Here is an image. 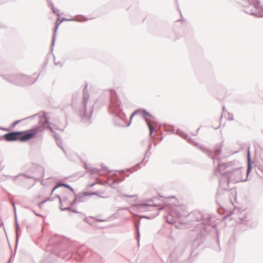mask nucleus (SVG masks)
Here are the masks:
<instances>
[{"label": "nucleus", "instance_id": "obj_1", "mask_svg": "<svg viewBox=\"0 0 263 263\" xmlns=\"http://www.w3.org/2000/svg\"><path fill=\"white\" fill-rule=\"evenodd\" d=\"M166 220L171 224L178 220L181 223L196 226L195 230L191 231V233H195L196 236L191 243L190 256L204 242L211 229L216 226L215 215L198 211L185 215L183 208L180 206L174 207L170 211Z\"/></svg>", "mask_w": 263, "mask_h": 263}, {"label": "nucleus", "instance_id": "obj_2", "mask_svg": "<svg viewBox=\"0 0 263 263\" xmlns=\"http://www.w3.org/2000/svg\"><path fill=\"white\" fill-rule=\"evenodd\" d=\"M218 167L215 171V174L220 173L222 178L219 180V185L221 189L225 190V193H220V189H218L216 193V202L221 209H225V204L227 202L233 205L232 198L236 199V190L232 188L229 191V185L230 182L237 183L245 182L248 179V177L252 170L253 162L251 160L250 146L247 152V169L246 172L247 177L243 179L242 177V167L240 166L238 161L234 160L226 163H220V159L217 158Z\"/></svg>", "mask_w": 263, "mask_h": 263}, {"label": "nucleus", "instance_id": "obj_3", "mask_svg": "<svg viewBox=\"0 0 263 263\" xmlns=\"http://www.w3.org/2000/svg\"><path fill=\"white\" fill-rule=\"evenodd\" d=\"M123 104L121 102L119 96L117 92L112 90L110 92V102L108 105V109L110 115L113 118L114 124L119 127H128L131 124L133 117L137 115H140L145 121H147V117L154 118V117L144 109L140 108L134 111L130 116L128 122H126V115L123 111Z\"/></svg>", "mask_w": 263, "mask_h": 263}, {"label": "nucleus", "instance_id": "obj_4", "mask_svg": "<svg viewBox=\"0 0 263 263\" xmlns=\"http://www.w3.org/2000/svg\"><path fill=\"white\" fill-rule=\"evenodd\" d=\"M70 243L68 240H62L55 243L52 249L51 254L48 257L43 259L41 263H56L53 260V256L61 257L67 260L72 257L77 259H82L84 254H81L82 249L79 248L77 253L71 254L70 251Z\"/></svg>", "mask_w": 263, "mask_h": 263}, {"label": "nucleus", "instance_id": "obj_5", "mask_svg": "<svg viewBox=\"0 0 263 263\" xmlns=\"http://www.w3.org/2000/svg\"><path fill=\"white\" fill-rule=\"evenodd\" d=\"M0 76L5 80L18 86L30 85L34 83L37 80L39 76L34 80L31 77L23 74H3L1 73Z\"/></svg>", "mask_w": 263, "mask_h": 263}, {"label": "nucleus", "instance_id": "obj_6", "mask_svg": "<svg viewBox=\"0 0 263 263\" xmlns=\"http://www.w3.org/2000/svg\"><path fill=\"white\" fill-rule=\"evenodd\" d=\"M87 84L85 85L83 91L82 109L79 111L81 121L85 126H88L91 123V116L93 110V106L90 107L88 110H87V104L89 98V95L87 90Z\"/></svg>", "mask_w": 263, "mask_h": 263}, {"label": "nucleus", "instance_id": "obj_7", "mask_svg": "<svg viewBox=\"0 0 263 263\" xmlns=\"http://www.w3.org/2000/svg\"><path fill=\"white\" fill-rule=\"evenodd\" d=\"M166 130L170 132L172 134H176V135L182 137L184 139L186 140L187 142L196 146L197 147L199 148L205 155H208L210 157L212 156V152L209 149V148L199 145L198 143L195 142L192 138L189 137L187 134L182 131V130L177 129L175 132V129L171 127L170 129H166Z\"/></svg>", "mask_w": 263, "mask_h": 263}, {"label": "nucleus", "instance_id": "obj_8", "mask_svg": "<svg viewBox=\"0 0 263 263\" xmlns=\"http://www.w3.org/2000/svg\"><path fill=\"white\" fill-rule=\"evenodd\" d=\"M185 248L184 243H179L170 255L166 263H181V257Z\"/></svg>", "mask_w": 263, "mask_h": 263}, {"label": "nucleus", "instance_id": "obj_9", "mask_svg": "<svg viewBox=\"0 0 263 263\" xmlns=\"http://www.w3.org/2000/svg\"><path fill=\"white\" fill-rule=\"evenodd\" d=\"M43 128L36 125L31 128L25 130L20 131L21 134L19 136V141L25 142L34 138L39 133L43 132Z\"/></svg>", "mask_w": 263, "mask_h": 263}, {"label": "nucleus", "instance_id": "obj_10", "mask_svg": "<svg viewBox=\"0 0 263 263\" xmlns=\"http://www.w3.org/2000/svg\"><path fill=\"white\" fill-rule=\"evenodd\" d=\"M248 2L250 5H253L256 11L251 9L246 12L257 17H263V5L260 4V0H255L254 2L253 0H248Z\"/></svg>", "mask_w": 263, "mask_h": 263}, {"label": "nucleus", "instance_id": "obj_11", "mask_svg": "<svg viewBox=\"0 0 263 263\" xmlns=\"http://www.w3.org/2000/svg\"><path fill=\"white\" fill-rule=\"evenodd\" d=\"M237 222L240 224H245L247 227L251 228H256L258 224L257 222L253 220L251 216L249 214H247L246 212L242 214V215L238 218Z\"/></svg>", "mask_w": 263, "mask_h": 263}, {"label": "nucleus", "instance_id": "obj_12", "mask_svg": "<svg viewBox=\"0 0 263 263\" xmlns=\"http://www.w3.org/2000/svg\"><path fill=\"white\" fill-rule=\"evenodd\" d=\"M47 114L43 111L42 115L39 116V125H36V126L39 127L40 128H42L43 131L46 128H48L52 133L54 132L53 128L50 126L49 120L48 118Z\"/></svg>", "mask_w": 263, "mask_h": 263}, {"label": "nucleus", "instance_id": "obj_13", "mask_svg": "<svg viewBox=\"0 0 263 263\" xmlns=\"http://www.w3.org/2000/svg\"><path fill=\"white\" fill-rule=\"evenodd\" d=\"M21 133L20 131H11L3 135L5 140L8 142L19 141V136Z\"/></svg>", "mask_w": 263, "mask_h": 263}, {"label": "nucleus", "instance_id": "obj_14", "mask_svg": "<svg viewBox=\"0 0 263 263\" xmlns=\"http://www.w3.org/2000/svg\"><path fill=\"white\" fill-rule=\"evenodd\" d=\"M153 201V199H148V200L144 202L138 204L137 205V207L140 210H150V209L151 208H156L157 206V204H151L149 203V202H152Z\"/></svg>", "mask_w": 263, "mask_h": 263}, {"label": "nucleus", "instance_id": "obj_15", "mask_svg": "<svg viewBox=\"0 0 263 263\" xmlns=\"http://www.w3.org/2000/svg\"><path fill=\"white\" fill-rule=\"evenodd\" d=\"M222 147H223L222 143H217L215 145V147L214 149V154H213V152L211 151L212 156L211 157H210L208 155H207L209 158H211L213 160L214 163H215V161H216L215 157H214V155L219 156L220 154V153H221ZM209 149L211 151V150L210 149Z\"/></svg>", "mask_w": 263, "mask_h": 263}, {"label": "nucleus", "instance_id": "obj_16", "mask_svg": "<svg viewBox=\"0 0 263 263\" xmlns=\"http://www.w3.org/2000/svg\"><path fill=\"white\" fill-rule=\"evenodd\" d=\"M59 20H60L59 17L58 18V20H57V21L55 22V26L54 28V33L52 35V42H51V44L50 51L52 54H53L52 52H53V47L55 44L57 31V29H58L59 25L61 24L60 22H59Z\"/></svg>", "mask_w": 263, "mask_h": 263}, {"label": "nucleus", "instance_id": "obj_17", "mask_svg": "<svg viewBox=\"0 0 263 263\" xmlns=\"http://www.w3.org/2000/svg\"><path fill=\"white\" fill-rule=\"evenodd\" d=\"M15 233H16V240H15V250L16 249L17 246L18 244L19 236L21 234V229L20 226L17 222V219L15 218Z\"/></svg>", "mask_w": 263, "mask_h": 263}, {"label": "nucleus", "instance_id": "obj_18", "mask_svg": "<svg viewBox=\"0 0 263 263\" xmlns=\"http://www.w3.org/2000/svg\"><path fill=\"white\" fill-rule=\"evenodd\" d=\"M113 175L116 176V178H115L114 180H113L111 182V183H109V184H110V186L115 188V187L114 186L115 184H117L121 182L122 181H123L124 180V178L123 177H120L117 176L116 173H114Z\"/></svg>", "mask_w": 263, "mask_h": 263}, {"label": "nucleus", "instance_id": "obj_19", "mask_svg": "<svg viewBox=\"0 0 263 263\" xmlns=\"http://www.w3.org/2000/svg\"><path fill=\"white\" fill-rule=\"evenodd\" d=\"M38 115H39V114H34V115H33L32 116H29L28 117L25 118H24L23 119L16 120V121H14L11 124V128H14L17 124H18V123H21L23 121L27 120L28 119H33L35 117L37 116Z\"/></svg>", "mask_w": 263, "mask_h": 263}, {"label": "nucleus", "instance_id": "obj_20", "mask_svg": "<svg viewBox=\"0 0 263 263\" xmlns=\"http://www.w3.org/2000/svg\"><path fill=\"white\" fill-rule=\"evenodd\" d=\"M43 136L42 135H41L36 139L32 140L30 144L31 145H37L38 146H41L43 142Z\"/></svg>", "mask_w": 263, "mask_h": 263}, {"label": "nucleus", "instance_id": "obj_21", "mask_svg": "<svg viewBox=\"0 0 263 263\" xmlns=\"http://www.w3.org/2000/svg\"><path fill=\"white\" fill-rule=\"evenodd\" d=\"M9 177L12 178L14 181H15L17 178L21 177H25L27 178H31L36 179L34 176L28 175L26 174H20L16 176H10Z\"/></svg>", "mask_w": 263, "mask_h": 263}, {"label": "nucleus", "instance_id": "obj_22", "mask_svg": "<svg viewBox=\"0 0 263 263\" xmlns=\"http://www.w3.org/2000/svg\"><path fill=\"white\" fill-rule=\"evenodd\" d=\"M86 196H88V192H84L83 193H79V194L75 195V198L77 199L78 202H80L81 201L80 199Z\"/></svg>", "mask_w": 263, "mask_h": 263}, {"label": "nucleus", "instance_id": "obj_23", "mask_svg": "<svg viewBox=\"0 0 263 263\" xmlns=\"http://www.w3.org/2000/svg\"><path fill=\"white\" fill-rule=\"evenodd\" d=\"M146 123L147 125V126L149 130V135L151 137V138H155L154 136L153 135V133L154 132V128L152 125V124L149 123V122L148 121V119H147Z\"/></svg>", "mask_w": 263, "mask_h": 263}, {"label": "nucleus", "instance_id": "obj_24", "mask_svg": "<svg viewBox=\"0 0 263 263\" xmlns=\"http://www.w3.org/2000/svg\"><path fill=\"white\" fill-rule=\"evenodd\" d=\"M139 226H140V220H139L137 225L136 226V233H137L136 239L138 241V246H139L140 237Z\"/></svg>", "mask_w": 263, "mask_h": 263}, {"label": "nucleus", "instance_id": "obj_25", "mask_svg": "<svg viewBox=\"0 0 263 263\" xmlns=\"http://www.w3.org/2000/svg\"><path fill=\"white\" fill-rule=\"evenodd\" d=\"M227 257H229L231 260H233L235 257V251L234 250H228L226 253Z\"/></svg>", "mask_w": 263, "mask_h": 263}, {"label": "nucleus", "instance_id": "obj_26", "mask_svg": "<svg viewBox=\"0 0 263 263\" xmlns=\"http://www.w3.org/2000/svg\"><path fill=\"white\" fill-rule=\"evenodd\" d=\"M64 21H77V22H82V20H77L74 17H72L71 18H67L66 17H62L61 20L60 19L59 22L62 23Z\"/></svg>", "mask_w": 263, "mask_h": 263}, {"label": "nucleus", "instance_id": "obj_27", "mask_svg": "<svg viewBox=\"0 0 263 263\" xmlns=\"http://www.w3.org/2000/svg\"><path fill=\"white\" fill-rule=\"evenodd\" d=\"M60 185L63 187H65L68 189H69L71 192L74 193V189L68 184L64 183V182H60Z\"/></svg>", "mask_w": 263, "mask_h": 263}, {"label": "nucleus", "instance_id": "obj_28", "mask_svg": "<svg viewBox=\"0 0 263 263\" xmlns=\"http://www.w3.org/2000/svg\"><path fill=\"white\" fill-rule=\"evenodd\" d=\"M156 134L158 136V137L155 138V139L159 141H162L163 139V137L162 136L163 134L162 132L160 130H156Z\"/></svg>", "mask_w": 263, "mask_h": 263}, {"label": "nucleus", "instance_id": "obj_29", "mask_svg": "<svg viewBox=\"0 0 263 263\" xmlns=\"http://www.w3.org/2000/svg\"><path fill=\"white\" fill-rule=\"evenodd\" d=\"M100 171L101 170L99 168L96 167H90L89 170V172H90L91 174H99Z\"/></svg>", "mask_w": 263, "mask_h": 263}, {"label": "nucleus", "instance_id": "obj_30", "mask_svg": "<svg viewBox=\"0 0 263 263\" xmlns=\"http://www.w3.org/2000/svg\"><path fill=\"white\" fill-rule=\"evenodd\" d=\"M51 9L52 10V12L55 14L57 15L58 16H60V10L56 9L54 7V5L53 3H50Z\"/></svg>", "mask_w": 263, "mask_h": 263}, {"label": "nucleus", "instance_id": "obj_31", "mask_svg": "<svg viewBox=\"0 0 263 263\" xmlns=\"http://www.w3.org/2000/svg\"><path fill=\"white\" fill-rule=\"evenodd\" d=\"M159 215L158 211H157L156 213L154 215H150V216H143L142 217L147 219H152L157 217Z\"/></svg>", "mask_w": 263, "mask_h": 263}, {"label": "nucleus", "instance_id": "obj_32", "mask_svg": "<svg viewBox=\"0 0 263 263\" xmlns=\"http://www.w3.org/2000/svg\"><path fill=\"white\" fill-rule=\"evenodd\" d=\"M216 237H217V244L218 245V249L217 250H216V251L217 252H219L221 250L220 249V245H219V232L216 230Z\"/></svg>", "mask_w": 263, "mask_h": 263}, {"label": "nucleus", "instance_id": "obj_33", "mask_svg": "<svg viewBox=\"0 0 263 263\" xmlns=\"http://www.w3.org/2000/svg\"><path fill=\"white\" fill-rule=\"evenodd\" d=\"M60 209L62 211H69L72 212V206H71L70 205L69 206H67V207H65V208H63V207L60 206Z\"/></svg>", "mask_w": 263, "mask_h": 263}, {"label": "nucleus", "instance_id": "obj_34", "mask_svg": "<svg viewBox=\"0 0 263 263\" xmlns=\"http://www.w3.org/2000/svg\"><path fill=\"white\" fill-rule=\"evenodd\" d=\"M236 241V236L234 234L232 235L229 239V243L233 244Z\"/></svg>", "mask_w": 263, "mask_h": 263}, {"label": "nucleus", "instance_id": "obj_35", "mask_svg": "<svg viewBox=\"0 0 263 263\" xmlns=\"http://www.w3.org/2000/svg\"><path fill=\"white\" fill-rule=\"evenodd\" d=\"M60 182H58L52 189V191L51 192V195L52 194V193L54 192V191L57 189L58 188L61 187V185H60Z\"/></svg>", "mask_w": 263, "mask_h": 263}, {"label": "nucleus", "instance_id": "obj_36", "mask_svg": "<svg viewBox=\"0 0 263 263\" xmlns=\"http://www.w3.org/2000/svg\"><path fill=\"white\" fill-rule=\"evenodd\" d=\"M58 146L61 147V146H63L62 145V140L61 138L55 140Z\"/></svg>", "mask_w": 263, "mask_h": 263}, {"label": "nucleus", "instance_id": "obj_37", "mask_svg": "<svg viewBox=\"0 0 263 263\" xmlns=\"http://www.w3.org/2000/svg\"><path fill=\"white\" fill-rule=\"evenodd\" d=\"M38 168L40 171H41L42 174H41V176L42 178H43L45 174V173H44L45 170H44V167H43L42 166H40V167H39Z\"/></svg>", "mask_w": 263, "mask_h": 263}, {"label": "nucleus", "instance_id": "obj_38", "mask_svg": "<svg viewBox=\"0 0 263 263\" xmlns=\"http://www.w3.org/2000/svg\"><path fill=\"white\" fill-rule=\"evenodd\" d=\"M53 57L54 58V65H59L60 66L62 67V66H63L62 63H61L60 62H57L55 61V57H54V55L53 54Z\"/></svg>", "mask_w": 263, "mask_h": 263}, {"label": "nucleus", "instance_id": "obj_39", "mask_svg": "<svg viewBox=\"0 0 263 263\" xmlns=\"http://www.w3.org/2000/svg\"><path fill=\"white\" fill-rule=\"evenodd\" d=\"M52 136L54 138L55 140H57L61 138L55 131L53 133H52Z\"/></svg>", "mask_w": 263, "mask_h": 263}, {"label": "nucleus", "instance_id": "obj_40", "mask_svg": "<svg viewBox=\"0 0 263 263\" xmlns=\"http://www.w3.org/2000/svg\"><path fill=\"white\" fill-rule=\"evenodd\" d=\"M88 196H92V195H99V193L97 191L93 192H88Z\"/></svg>", "mask_w": 263, "mask_h": 263}, {"label": "nucleus", "instance_id": "obj_41", "mask_svg": "<svg viewBox=\"0 0 263 263\" xmlns=\"http://www.w3.org/2000/svg\"><path fill=\"white\" fill-rule=\"evenodd\" d=\"M78 201L77 200V199L74 198V199L70 202V205L71 206H73Z\"/></svg>", "mask_w": 263, "mask_h": 263}, {"label": "nucleus", "instance_id": "obj_42", "mask_svg": "<svg viewBox=\"0 0 263 263\" xmlns=\"http://www.w3.org/2000/svg\"><path fill=\"white\" fill-rule=\"evenodd\" d=\"M152 142H149L148 145V149H147L146 152L145 153V155H146L147 153V152L151 149L152 148Z\"/></svg>", "mask_w": 263, "mask_h": 263}, {"label": "nucleus", "instance_id": "obj_43", "mask_svg": "<svg viewBox=\"0 0 263 263\" xmlns=\"http://www.w3.org/2000/svg\"><path fill=\"white\" fill-rule=\"evenodd\" d=\"M45 203V201L43 200L42 201L38 203L37 205L40 209H42V205L44 203Z\"/></svg>", "mask_w": 263, "mask_h": 263}, {"label": "nucleus", "instance_id": "obj_44", "mask_svg": "<svg viewBox=\"0 0 263 263\" xmlns=\"http://www.w3.org/2000/svg\"><path fill=\"white\" fill-rule=\"evenodd\" d=\"M84 166L85 169L88 172H89V170L90 169V167L87 166V164L85 162H84Z\"/></svg>", "mask_w": 263, "mask_h": 263}, {"label": "nucleus", "instance_id": "obj_45", "mask_svg": "<svg viewBox=\"0 0 263 263\" xmlns=\"http://www.w3.org/2000/svg\"><path fill=\"white\" fill-rule=\"evenodd\" d=\"M102 168L104 170L107 171L109 173H111V171L108 170V167L106 166H102Z\"/></svg>", "mask_w": 263, "mask_h": 263}, {"label": "nucleus", "instance_id": "obj_46", "mask_svg": "<svg viewBox=\"0 0 263 263\" xmlns=\"http://www.w3.org/2000/svg\"><path fill=\"white\" fill-rule=\"evenodd\" d=\"M15 252H16V250L15 251V252H14V254H11V257H10V258H9V260L8 261V262H7V263H10L11 260V259H12V257H13V256H14V255H15Z\"/></svg>", "mask_w": 263, "mask_h": 263}, {"label": "nucleus", "instance_id": "obj_47", "mask_svg": "<svg viewBox=\"0 0 263 263\" xmlns=\"http://www.w3.org/2000/svg\"><path fill=\"white\" fill-rule=\"evenodd\" d=\"M12 205H13V210H14V211L15 215H16V208H15V203H14V202H12ZM15 218H16V216H15Z\"/></svg>", "mask_w": 263, "mask_h": 263}, {"label": "nucleus", "instance_id": "obj_48", "mask_svg": "<svg viewBox=\"0 0 263 263\" xmlns=\"http://www.w3.org/2000/svg\"><path fill=\"white\" fill-rule=\"evenodd\" d=\"M54 200V198H51V197H48L46 199L44 200V201H45V202L47 201H53Z\"/></svg>", "mask_w": 263, "mask_h": 263}, {"label": "nucleus", "instance_id": "obj_49", "mask_svg": "<svg viewBox=\"0 0 263 263\" xmlns=\"http://www.w3.org/2000/svg\"><path fill=\"white\" fill-rule=\"evenodd\" d=\"M95 184H96L95 183H90L87 185V187H89V188L92 187L95 185Z\"/></svg>", "mask_w": 263, "mask_h": 263}, {"label": "nucleus", "instance_id": "obj_50", "mask_svg": "<svg viewBox=\"0 0 263 263\" xmlns=\"http://www.w3.org/2000/svg\"><path fill=\"white\" fill-rule=\"evenodd\" d=\"M55 197L59 198V199L60 200V203H61L62 204V202L61 196L60 195H56Z\"/></svg>", "mask_w": 263, "mask_h": 263}, {"label": "nucleus", "instance_id": "obj_51", "mask_svg": "<svg viewBox=\"0 0 263 263\" xmlns=\"http://www.w3.org/2000/svg\"><path fill=\"white\" fill-rule=\"evenodd\" d=\"M32 212L34 213V214L37 216H39V217H42V215H41L39 213H36V212H35L34 210H32Z\"/></svg>", "mask_w": 263, "mask_h": 263}, {"label": "nucleus", "instance_id": "obj_52", "mask_svg": "<svg viewBox=\"0 0 263 263\" xmlns=\"http://www.w3.org/2000/svg\"><path fill=\"white\" fill-rule=\"evenodd\" d=\"M96 220L98 222H104L106 221V219H96Z\"/></svg>", "mask_w": 263, "mask_h": 263}, {"label": "nucleus", "instance_id": "obj_53", "mask_svg": "<svg viewBox=\"0 0 263 263\" xmlns=\"http://www.w3.org/2000/svg\"><path fill=\"white\" fill-rule=\"evenodd\" d=\"M0 129L2 130H8L9 128L6 127H0Z\"/></svg>", "mask_w": 263, "mask_h": 263}, {"label": "nucleus", "instance_id": "obj_54", "mask_svg": "<svg viewBox=\"0 0 263 263\" xmlns=\"http://www.w3.org/2000/svg\"><path fill=\"white\" fill-rule=\"evenodd\" d=\"M82 16L84 18V21H88V20H91V18H87V17L84 16V15H82Z\"/></svg>", "mask_w": 263, "mask_h": 263}, {"label": "nucleus", "instance_id": "obj_55", "mask_svg": "<svg viewBox=\"0 0 263 263\" xmlns=\"http://www.w3.org/2000/svg\"><path fill=\"white\" fill-rule=\"evenodd\" d=\"M61 148V149L62 150V151L65 153L66 154V151H65V149L64 148V147H63V146H61V147H60Z\"/></svg>", "mask_w": 263, "mask_h": 263}, {"label": "nucleus", "instance_id": "obj_56", "mask_svg": "<svg viewBox=\"0 0 263 263\" xmlns=\"http://www.w3.org/2000/svg\"><path fill=\"white\" fill-rule=\"evenodd\" d=\"M84 221L87 223H89L88 222V218L87 217H85L84 219Z\"/></svg>", "mask_w": 263, "mask_h": 263}, {"label": "nucleus", "instance_id": "obj_57", "mask_svg": "<svg viewBox=\"0 0 263 263\" xmlns=\"http://www.w3.org/2000/svg\"><path fill=\"white\" fill-rule=\"evenodd\" d=\"M72 212L74 213H79V212L78 211H77L75 209H73L72 210Z\"/></svg>", "mask_w": 263, "mask_h": 263}, {"label": "nucleus", "instance_id": "obj_58", "mask_svg": "<svg viewBox=\"0 0 263 263\" xmlns=\"http://www.w3.org/2000/svg\"><path fill=\"white\" fill-rule=\"evenodd\" d=\"M125 196L126 197H130V198H132L133 197H134V196H132V195H125Z\"/></svg>", "mask_w": 263, "mask_h": 263}, {"label": "nucleus", "instance_id": "obj_59", "mask_svg": "<svg viewBox=\"0 0 263 263\" xmlns=\"http://www.w3.org/2000/svg\"><path fill=\"white\" fill-rule=\"evenodd\" d=\"M141 163H142L141 162H140V163H138L137 164V166H138V167H141L140 165H141Z\"/></svg>", "mask_w": 263, "mask_h": 263}, {"label": "nucleus", "instance_id": "obj_60", "mask_svg": "<svg viewBox=\"0 0 263 263\" xmlns=\"http://www.w3.org/2000/svg\"><path fill=\"white\" fill-rule=\"evenodd\" d=\"M162 209H163L162 208H159L158 209V211H159L162 210Z\"/></svg>", "mask_w": 263, "mask_h": 263}, {"label": "nucleus", "instance_id": "obj_61", "mask_svg": "<svg viewBox=\"0 0 263 263\" xmlns=\"http://www.w3.org/2000/svg\"><path fill=\"white\" fill-rule=\"evenodd\" d=\"M222 111H223H223H224V110H225V107H224V106H223V107H222Z\"/></svg>", "mask_w": 263, "mask_h": 263}, {"label": "nucleus", "instance_id": "obj_62", "mask_svg": "<svg viewBox=\"0 0 263 263\" xmlns=\"http://www.w3.org/2000/svg\"><path fill=\"white\" fill-rule=\"evenodd\" d=\"M220 126V125L216 127H214V129H218Z\"/></svg>", "mask_w": 263, "mask_h": 263}, {"label": "nucleus", "instance_id": "obj_63", "mask_svg": "<svg viewBox=\"0 0 263 263\" xmlns=\"http://www.w3.org/2000/svg\"><path fill=\"white\" fill-rule=\"evenodd\" d=\"M120 172H122V173H124V170H122L120 171Z\"/></svg>", "mask_w": 263, "mask_h": 263}, {"label": "nucleus", "instance_id": "obj_64", "mask_svg": "<svg viewBox=\"0 0 263 263\" xmlns=\"http://www.w3.org/2000/svg\"><path fill=\"white\" fill-rule=\"evenodd\" d=\"M59 129L61 130V131H63V130H64V128H62H62H60V129L59 128Z\"/></svg>", "mask_w": 263, "mask_h": 263}]
</instances>
